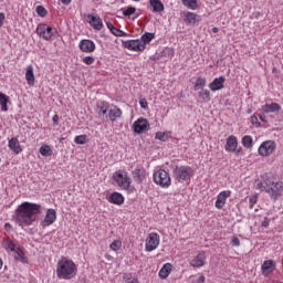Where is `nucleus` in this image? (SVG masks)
<instances>
[{
    "label": "nucleus",
    "mask_w": 283,
    "mask_h": 283,
    "mask_svg": "<svg viewBox=\"0 0 283 283\" xmlns=\"http://www.w3.org/2000/svg\"><path fill=\"white\" fill-rule=\"evenodd\" d=\"M74 142L76 145H85V143H87V135H78L75 137Z\"/></svg>",
    "instance_id": "obj_37"
},
{
    "label": "nucleus",
    "mask_w": 283,
    "mask_h": 283,
    "mask_svg": "<svg viewBox=\"0 0 283 283\" xmlns=\"http://www.w3.org/2000/svg\"><path fill=\"white\" fill-rule=\"evenodd\" d=\"M25 80L28 85H34V67L32 65L27 67Z\"/></svg>",
    "instance_id": "obj_26"
},
{
    "label": "nucleus",
    "mask_w": 283,
    "mask_h": 283,
    "mask_svg": "<svg viewBox=\"0 0 283 283\" xmlns=\"http://www.w3.org/2000/svg\"><path fill=\"white\" fill-rule=\"evenodd\" d=\"M64 6H70L72 3V0H61Z\"/></svg>",
    "instance_id": "obj_54"
},
{
    "label": "nucleus",
    "mask_w": 283,
    "mask_h": 283,
    "mask_svg": "<svg viewBox=\"0 0 283 283\" xmlns=\"http://www.w3.org/2000/svg\"><path fill=\"white\" fill-rule=\"evenodd\" d=\"M107 105V103L103 102L102 105L97 106V114H99V116H105V114L109 112V107Z\"/></svg>",
    "instance_id": "obj_34"
},
{
    "label": "nucleus",
    "mask_w": 283,
    "mask_h": 283,
    "mask_svg": "<svg viewBox=\"0 0 283 283\" xmlns=\"http://www.w3.org/2000/svg\"><path fill=\"white\" fill-rule=\"evenodd\" d=\"M156 138L157 140H161V143H165L167 140V135L166 133L158 132L156 133Z\"/></svg>",
    "instance_id": "obj_43"
},
{
    "label": "nucleus",
    "mask_w": 283,
    "mask_h": 283,
    "mask_svg": "<svg viewBox=\"0 0 283 283\" xmlns=\"http://www.w3.org/2000/svg\"><path fill=\"white\" fill-rule=\"evenodd\" d=\"M158 244H160V235L156 232H151L146 239V251L148 253L156 251V249H158Z\"/></svg>",
    "instance_id": "obj_7"
},
{
    "label": "nucleus",
    "mask_w": 283,
    "mask_h": 283,
    "mask_svg": "<svg viewBox=\"0 0 283 283\" xmlns=\"http://www.w3.org/2000/svg\"><path fill=\"white\" fill-rule=\"evenodd\" d=\"M113 180H115V182H117V185H118V187H120V189H124L125 191L129 190L132 180L129 179V177H127V174H123V172H120V170H118V171L114 172Z\"/></svg>",
    "instance_id": "obj_6"
},
{
    "label": "nucleus",
    "mask_w": 283,
    "mask_h": 283,
    "mask_svg": "<svg viewBox=\"0 0 283 283\" xmlns=\"http://www.w3.org/2000/svg\"><path fill=\"white\" fill-rule=\"evenodd\" d=\"M127 283H138V280L133 279V280L128 281Z\"/></svg>",
    "instance_id": "obj_57"
},
{
    "label": "nucleus",
    "mask_w": 283,
    "mask_h": 283,
    "mask_svg": "<svg viewBox=\"0 0 283 283\" xmlns=\"http://www.w3.org/2000/svg\"><path fill=\"white\" fill-rule=\"evenodd\" d=\"M207 85V80L205 77H198L195 82V90H202Z\"/></svg>",
    "instance_id": "obj_32"
},
{
    "label": "nucleus",
    "mask_w": 283,
    "mask_h": 283,
    "mask_svg": "<svg viewBox=\"0 0 283 283\" xmlns=\"http://www.w3.org/2000/svg\"><path fill=\"white\" fill-rule=\"evenodd\" d=\"M199 98H202V101L209 103V101H211V92H209V90H202L199 92Z\"/></svg>",
    "instance_id": "obj_33"
},
{
    "label": "nucleus",
    "mask_w": 283,
    "mask_h": 283,
    "mask_svg": "<svg viewBox=\"0 0 283 283\" xmlns=\"http://www.w3.org/2000/svg\"><path fill=\"white\" fill-rule=\"evenodd\" d=\"M54 222H56V210L48 209L44 220L41 221V227L45 229V227H51Z\"/></svg>",
    "instance_id": "obj_12"
},
{
    "label": "nucleus",
    "mask_w": 283,
    "mask_h": 283,
    "mask_svg": "<svg viewBox=\"0 0 283 283\" xmlns=\"http://www.w3.org/2000/svg\"><path fill=\"white\" fill-rule=\"evenodd\" d=\"M3 21H6V14L0 13V28L3 25Z\"/></svg>",
    "instance_id": "obj_49"
},
{
    "label": "nucleus",
    "mask_w": 283,
    "mask_h": 283,
    "mask_svg": "<svg viewBox=\"0 0 283 283\" xmlns=\"http://www.w3.org/2000/svg\"><path fill=\"white\" fill-rule=\"evenodd\" d=\"M106 25L108 28V30L112 32L114 30V24H112V22H106Z\"/></svg>",
    "instance_id": "obj_50"
},
{
    "label": "nucleus",
    "mask_w": 283,
    "mask_h": 283,
    "mask_svg": "<svg viewBox=\"0 0 283 283\" xmlns=\"http://www.w3.org/2000/svg\"><path fill=\"white\" fill-rule=\"evenodd\" d=\"M169 273H171V263H166L159 271V277L161 280H167V277H169Z\"/></svg>",
    "instance_id": "obj_27"
},
{
    "label": "nucleus",
    "mask_w": 283,
    "mask_h": 283,
    "mask_svg": "<svg viewBox=\"0 0 283 283\" xmlns=\"http://www.w3.org/2000/svg\"><path fill=\"white\" fill-rule=\"evenodd\" d=\"M136 13V8L134 7H128L123 11L124 17H132V14Z\"/></svg>",
    "instance_id": "obj_42"
},
{
    "label": "nucleus",
    "mask_w": 283,
    "mask_h": 283,
    "mask_svg": "<svg viewBox=\"0 0 283 283\" xmlns=\"http://www.w3.org/2000/svg\"><path fill=\"white\" fill-rule=\"evenodd\" d=\"M120 116H123V112L120 111V108H118L116 106H112L108 109V118H109V120L114 122V120H116V118H120Z\"/></svg>",
    "instance_id": "obj_24"
},
{
    "label": "nucleus",
    "mask_w": 283,
    "mask_h": 283,
    "mask_svg": "<svg viewBox=\"0 0 283 283\" xmlns=\"http://www.w3.org/2000/svg\"><path fill=\"white\" fill-rule=\"evenodd\" d=\"M242 145L243 147H247V149H251V147H253V137L245 135L242 138Z\"/></svg>",
    "instance_id": "obj_31"
},
{
    "label": "nucleus",
    "mask_w": 283,
    "mask_h": 283,
    "mask_svg": "<svg viewBox=\"0 0 283 283\" xmlns=\"http://www.w3.org/2000/svg\"><path fill=\"white\" fill-rule=\"evenodd\" d=\"M3 266V261L0 259V269Z\"/></svg>",
    "instance_id": "obj_60"
},
{
    "label": "nucleus",
    "mask_w": 283,
    "mask_h": 283,
    "mask_svg": "<svg viewBox=\"0 0 283 283\" xmlns=\"http://www.w3.org/2000/svg\"><path fill=\"white\" fill-rule=\"evenodd\" d=\"M124 48L127 50H133L134 52H143L146 48L140 40H127L124 42Z\"/></svg>",
    "instance_id": "obj_11"
},
{
    "label": "nucleus",
    "mask_w": 283,
    "mask_h": 283,
    "mask_svg": "<svg viewBox=\"0 0 283 283\" xmlns=\"http://www.w3.org/2000/svg\"><path fill=\"white\" fill-rule=\"evenodd\" d=\"M205 260H207V254L205 252H199L193 260L190 261V265L195 269H200V266H205Z\"/></svg>",
    "instance_id": "obj_15"
},
{
    "label": "nucleus",
    "mask_w": 283,
    "mask_h": 283,
    "mask_svg": "<svg viewBox=\"0 0 283 283\" xmlns=\"http://www.w3.org/2000/svg\"><path fill=\"white\" fill-rule=\"evenodd\" d=\"M8 103H10V97L0 92L1 112H8Z\"/></svg>",
    "instance_id": "obj_28"
},
{
    "label": "nucleus",
    "mask_w": 283,
    "mask_h": 283,
    "mask_svg": "<svg viewBox=\"0 0 283 283\" xmlns=\"http://www.w3.org/2000/svg\"><path fill=\"white\" fill-rule=\"evenodd\" d=\"M261 269L263 275H269V273H273V271L275 270V262L273 260H268L263 262Z\"/></svg>",
    "instance_id": "obj_19"
},
{
    "label": "nucleus",
    "mask_w": 283,
    "mask_h": 283,
    "mask_svg": "<svg viewBox=\"0 0 283 283\" xmlns=\"http://www.w3.org/2000/svg\"><path fill=\"white\" fill-rule=\"evenodd\" d=\"M120 247H123V243L118 240H115L111 243L109 249H112V251H118Z\"/></svg>",
    "instance_id": "obj_40"
},
{
    "label": "nucleus",
    "mask_w": 283,
    "mask_h": 283,
    "mask_svg": "<svg viewBox=\"0 0 283 283\" xmlns=\"http://www.w3.org/2000/svg\"><path fill=\"white\" fill-rule=\"evenodd\" d=\"M76 273H78V269L76 268V263L74 261L63 256L56 265V276L59 280H73L76 277Z\"/></svg>",
    "instance_id": "obj_3"
},
{
    "label": "nucleus",
    "mask_w": 283,
    "mask_h": 283,
    "mask_svg": "<svg viewBox=\"0 0 283 283\" xmlns=\"http://www.w3.org/2000/svg\"><path fill=\"white\" fill-rule=\"evenodd\" d=\"M251 120H252V123H255V120H258V117L256 116H252Z\"/></svg>",
    "instance_id": "obj_59"
},
{
    "label": "nucleus",
    "mask_w": 283,
    "mask_h": 283,
    "mask_svg": "<svg viewBox=\"0 0 283 283\" xmlns=\"http://www.w3.org/2000/svg\"><path fill=\"white\" fill-rule=\"evenodd\" d=\"M139 105H140L142 109H147V105H148L147 99L142 98L139 101Z\"/></svg>",
    "instance_id": "obj_45"
},
{
    "label": "nucleus",
    "mask_w": 283,
    "mask_h": 283,
    "mask_svg": "<svg viewBox=\"0 0 283 283\" xmlns=\"http://www.w3.org/2000/svg\"><path fill=\"white\" fill-rule=\"evenodd\" d=\"M231 197V191L229 190H223L221 191L216 200L214 207L217 209H222V207H224V205H227V198Z\"/></svg>",
    "instance_id": "obj_14"
},
{
    "label": "nucleus",
    "mask_w": 283,
    "mask_h": 283,
    "mask_svg": "<svg viewBox=\"0 0 283 283\" xmlns=\"http://www.w3.org/2000/svg\"><path fill=\"white\" fill-rule=\"evenodd\" d=\"M224 76H220L214 78L210 84L209 87L211 92H218L219 90H222L224 87Z\"/></svg>",
    "instance_id": "obj_17"
},
{
    "label": "nucleus",
    "mask_w": 283,
    "mask_h": 283,
    "mask_svg": "<svg viewBox=\"0 0 283 283\" xmlns=\"http://www.w3.org/2000/svg\"><path fill=\"white\" fill-rule=\"evenodd\" d=\"M280 109H282V106L277 103L265 104L262 106L263 114H275V112H280Z\"/></svg>",
    "instance_id": "obj_18"
},
{
    "label": "nucleus",
    "mask_w": 283,
    "mask_h": 283,
    "mask_svg": "<svg viewBox=\"0 0 283 283\" xmlns=\"http://www.w3.org/2000/svg\"><path fill=\"white\" fill-rule=\"evenodd\" d=\"M255 182H256V189H259L260 191H266V193H269L270 198H272L274 202L280 199V196H282V192H283L282 181H275L273 177L269 175H264L261 177V179H258Z\"/></svg>",
    "instance_id": "obj_2"
},
{
    "label": "nucleus",
    "mask_w": 283,
    "mask_h": 283,
    "mask_svg": "<svg viewBox=\"0 0 283 283\" xmlns=\"http://www.w3.org/2000/svg\"><path fill=\"white\" fill-rule=\"evenodd\" d=\"M35 12L42 18L48 15V10L43 6H38Z\"/></svg>",
    "instance_id": "obj_39"
},
{
    "label": "nucleus",
    "mask_w": 283,
    "mask_h": 283,
    "mask_svg": "<svg viewBox=\"0 0 283 283\" xmlns=\"http://www.w3.org/2000/svg\"><path fill=\"white\" fill-rule=\"evenodd\" d=\"M135 134H145L149 132V122L146 118H139L133 124Z\"/></svg>",
    "instance_id": "obj_8"
},
{
    "label": "nucleus",
    "mask_w": 283,
    "mask_h": 283,
    "mask_svg": "<svg viewBox=\"0 0 283 283\" xmlns=\"http://www.w3.org/2000/svg\"><path fill=\"white\" fill-rule=\"evenodd\" d=\"M174 174L178 182H185V180H189L193 176V169L188 166H176Z\"/></svg>",
    "instance_id": "obj_5"
},
{
    "label": "nucleus",
    "mask_w": 283,
    "mask_h": 283,
    "mask_svg": "<svg viewBox=\"0 0 283 283\" xmlns=\"http://www.w3.org/2000/svg\"><path fill=\"white\" fill-rule=\"evenodd\" d=\"M88 23L94 30H103V20L98 15L88 14Z\"/></svg>",
    "instance_id": "obj_16"
},
{
    "label": "nucleus",
    "mask_w": 283,
    "mask_h": 283,
    "mask_svg": "<svg viewBox=\"0 0 283 283\" xmlns=\"http://www.w3.org/2000/svg\"><path fill=\"white\" fill-rule=\"evenodd\" d=\"M270 222H271V219H269V218L265 217L264 220H263L262 223H261V227H263L264 229H266V227H269Z\"/></svg>",
    "instance_id": "obj_46"
},
{
    "label": "nucleus",
    "mask_w": 283,
    "mask_h": 283,
    "mask_svg": "<svg viewBox=\"0 0 283 283\" xmlns=\"http://www.w3.org/2000/svg\"><path fill=\"white\" fill-rule=\"evenodd\" d=\"M184 6L187 8H190V10H196L198 8V1L197 0H181Z\"/></svg>",
    "instance_id": "obj_36"
},
{
    "label": "nucleus",
    "mask_w": 283,
    "mask_h": 283,
    "mask_svg": "<svg viewBox=\"0 0 283 283\" xmlns=\"http://www.w3.org/2000/svg\"><path fill=\"white\" fill-rule=\"evenodd\" d=\"M212 32H214V34H216L219 32V29L214 27V28H212Z\"/></svg>",
    "instance_id": "obj_58"
},
{
    "label": "nucleus",
    "mask_w": 283,
    "mask_h": 283,
    "mask_svg": "<svg viewBox=\"0 0 283 283\" xmlns=\"http://www.w3.org/2000/svg\"><path fill=\"white\" fill-rule=\"evenodd\" d=\"M41 213V206L31 202L21 203L15 210V222L20 227H30L33 222L36 221V216Z\"/></svg>",
    "instance_id": "obj_1"
},
{
    "label": "nucleus",
    "mask_w": 283,
    "mask_h": 283,
    "mask_svg": "<svg viewBox=\"0 0 283 283\" xmlns=\"http://www.w3.org/2000/svg\"><path fill=\"white\" fill-rule=\"evenodd\" d=\"M275 151V142L268 140L263 142L259 147L260 156H271Z\"/></svg>",
    "instance_id": "obj_9"
},
{
    "label": "nucleus",
    "mask_w": 283,
    "mask_h": 283,
    "mask_svg": "<svg viewBox=\"0 0 283 283\" xmlns=\"http://www.w3.org/2000/svg\"><path fill=\"white\" fill-rule=\"evenodd\" d=\"M108 202H111V205H123V202H125V197H123V195L120 192H113L109 196Z\"/></svg>",
    "instance_id": "obj_20"
},
{
    "label": "nucleus",
    "mask_w": 283,
    "mask_h": 283,
    "mask_svg": "<svg viewBox=\"0 0 283 283\" xmlns=\"http://www.w3.org/2000/svg\"><path fill=\"white\" fill-rule=\"evenodd\" d=\"M41 156H52V147L50 145H42L40 147Z\"/></svg>",
    "instance_id": "obj_35"
},
{
    "label": "nucleus",
    "mask_w": 283,
    "mask_h": 283,
    "mask_svg": "<svg viewBox=\"0 0 283 283\" xmlns=\"http://www.w3.org/2000/svg\"><path fill=\"white\" fill-rule=\"evenodd\" d=\"M8 147L12 151H14V154H21V151H23V149L21 148V144L19 143V139L14 137L9 140Z\"/></svg>",
    "instance_id": "obj_22"
},
{
    "label": "nucleus",
    "mask_w": 283,
    "mask_h": 283,
    "mask_svg": "<svg viewBox=\"0 0 283 283\" xmlns=\"http://www.w3.org/2000/svg\"><path fill=\"white\" fill-rule=\"evenodd\" d=\"M112 34H114V36H127V33H125L123 30L118 29V28H113V30L111 31Z\"/></svg>",
    "instance_id": "obj_41"
},
{
    "label": "nucleus",
    "mask_w": 283,
    "mask_h": 283,
    "mask_svg": "<svg viewBox=\"0 0 283 283\" xmlns=\"http://www.w3.org/2000/svg\"><path fill=\"white\" fill-rule=\"evenodd\" d=\"M154 39H156V34L155 33H150V32H146L142 35V45H147V43H151V41H154Z\"/></svg>",
    "instance_id": "obj_29"
},
{
    "label": "nucleus",
    "mask_w": 283,
    "mask_h": 283,
    "mask_svg": "<svg viewBox=\"0 0 283 283\" xmlns=\"http://www.w3.org/2000/svg\"><path fill=\"white\" fill-rule=\"evenodd\" d=\"M53 124L59 125V115L53 116Z\"/></svg>",
    "instance_id": "obj_52"
},
{
    "label": "nucleus",
    "mask_w": 283,
    "mask_h": 283,
    "mask_svg": "<svg viewBox=\"0 0 283 283\" xmlns=\"http://www.w3.org/2000/svg\"><path fill=\"white\" fill-rule=\"evenodd\" d=\"M78 48L81 52L91 53L96 50V44L92 40L84 39L80 42Z\"/></svg>",
    "instance_id": "obj_13"
},
{
    "label": "nucleus",
    "mask_w": 283,
    "mask_h": 283,
    "mask_svg": "<svg viewBox=\"0 0 283 283\" xmlns=\"http://www.w3.org/2000/svg\"><path fill=\"white\" fill-rule=\"evenodd\" d=\"M36 33L39 34V36L48 41L51 36H54V29H52V27H49L48 24H40L36 28Z\"/></svg>",
    "instance_id": "obj_10"
},
{
    "label": "nucleus",
    "mask_w": 283,
    "mask_h": 283,
    "mask_svg": "<svg viewBox=\"0 0 283 283\" xmlns=\"http://www.w3.org/2000/svg\"><path fill=\"white\" fill-rule=\"evenodd\" d=\"M133 178H134L135 182H137V185H142L143 180H145V171L140 168H136L133 171Z\"/></svg>",
    "instance_id": "obj_25"
},
{
    "label": "nucleus",
    "mask_w": 283,
    "mask_h": 283,
    "mask_svg": "<svg viewBox=\"0 0 283 283\" xmlns=\"http://www.w3.org/2000/svg\"><path fill=\"white\" fill-rule=\"evenodd\" d=\"M149 8L153 12H163L165 10V4L160 0H149Z\"/></svg>",
    "instance_id": "obj_23"
},
{
    "label": "nucleus",
    "mask_w": 283,
    "mask_h": 283,
    "mask_svg": "<svg viewBox=\"0 0 283 283\" xmlns=\"http://www.w3.org/2000/svg\"><path fill=\"white\" fill-rule=\"evenodd\" d=\"M186 21L187 23H189L190 25H196V21H198V14L193 13V12H188L186 14Z\"/></svg>",
    "instance_id": "obj_30"
},
{
    "label": "nucleus",
    "mask_w": 283,
    "mask_h": 283,
    "mask_svg": "<svg viewBox=\"0 0 283 283\" xmlns=\"http://www.w3.org/2000/svg\"><path fill=\"white\" fill-rule=\"evenodd\" d=\"M11 244L12 243L10 240H3V242H2V247H3V249H6V251H11V252L17 251L14 249V247H12Z\"/></svg>",
    "instance_id": "obj_38"
},
{
    "label": "nucleus",
    "mask_w": 283,
    "mask_h": 283,
    "mask_svg": "<svg viewBox=\"0 0 283 283\" xmlns=\"http://www.w3.org/2000/svg\"><path fill=\"white\" fill-rule=\"evenodd\" d=\"M83 63H85L86 65H92V63H94V56L83 57Z\"/></svg>",
    "instance_id": "obj_44"
},
{
    "label": "nucleus",
    "mask_w": 283,
    "mask_h": 283,
    "mask_svg": "<svg viewBox=\"0 0 283 283\" xmlns=\"http://www.w3.org/2000/svg\"><path fill=\"white\" fill-rule=\"evenodd\" d=\"M4 229H6V231H12V224L6 223Z\"/></svg>",
    "instance_id": "obj_51"
},
{
    "label": "nucleus",
    "mask_w": 283,
    "mask_h": 283,
    "mask_svg": "<svg viewBox=\"0 0 283 283\" xmlns=\"http://www.w3.org/2000/svg\"><path fill=\"white\" fill-rule=\"evenodd\" d=\"M232 247H240V239L238 237L232 238Z\"/></svg>",
    "instance_id": "obj_47"
},
{
    "label": "nucleus",
    "mask_w": 283,
    "mask_h": 283,
    "mask_svg": "<svg viewBox=\"0 0 283 283\" xmlns=\"http://www.w3.org/2000/svg\"><path fill=\"white\" fill-rule=\"evenodd\" d=\"M20 262H23V264H28V259L25 256H22V259H20Z\"/></svg>",
    "instance_id": "obj_56"
},
{
    "label": "nucleus",
    "mask_w": 283,
    "mask_h": 283,
    "mask_svg": "<svg viewBox=\"0 0 283 283\" xmlns=\"http://www.w3.org/2000/svg\"><path fill=\"white\" fill-rule=\"evenodd\" d=\"M15 253V256H14V260L17 262H20V260L23 258V255H21V253L17 252V251H13Z\"/></svg>",
    "instance_id": "obj_48"
},
{
    "label": "nucleus",
    "mask_w": 283,
    "mask_h": 283,
    "mask_svg": "<svg viewBox=\"0 0 283 283\" xmlns=\"http://www.w3.org/2000/svg\"><path fill=\"white\" fill-rule=\"evenodd\" d=\"M238 149V138L235 136H230L227 139L226 150L227 151H235Z\"/></svg>",
    "instance_id": "obj_21"
},
{
    "label": "nucleus",
    "mask_w": 283,
    "mask_h": 283,
    "mask_svg": "<svg viewBox=\"0 0 283 283\" xmlns=\"http://www.w3.org/2000/svg\"><path fill=\"white\" fill-rule=\"evenodd\" d=\"M196 283H205V275L199 276Z\"/></svg>",
    "instance_id": "obj_53"
},
{
    "label": "nucleus",
    "mask_w": 283,
    "mask_h": 283,
    "mask_svg": "<svg viewBox=\"0 0 283 283\" xmlns=\"http://www.w3.org/2000/svg\"><path fill=\"white\" fill-rule=\"evenodd\" d=\"M154 182L159 185V187L167 189L171 186V177H169V172L165 169H159L154 174Z\"/></svg>",
    "instance_id": "obj_4"
},
{
    "label": "nucleus",
    "mask_w": 283,
    "mask_h": 283,
    "mask_svg": "<svg viewBox=\"0 0 283 283\" xmlns=\"http://www.w3.org/2000/svg\"><path fill=\"white\" fill-rule=\"evenodd\" d=\"M260 120H262V123H266V116L265 115H260Z\"/></svg>",
    "instance_id": "obj_55"
}]
</instances>
